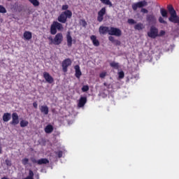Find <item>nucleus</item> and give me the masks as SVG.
<instances>
[{
	"mask_svg": "<svg viewBox=\"0 0 179 179\" xmlns=\"http://www.w3.org/2000/svg\"><path fill=\"white\" fill-rule=\"evenodd\" d=\"M48 40H49L50 45H52V44H54V45H59V44H62V41H64V36H62V33H58L55 35L54 38L52 36H49Z\"/></svg>",
	"mask_w": 179,
	"mask_h": 179,
	"instance_id": "obj_1",
	"label": "nucleus"
},
{
	"mask_svg": "<svg viewBox=\"0 0 179 179\" xmlns=\"http://www.w3.org/2000/svg\"><path fill=\"white\" fill-rule=\"evenodd\" d=\"M71 17H72V11H71V10H67L62 12V13L59 15L57 20L60 23H66L68 19H71Z\"/></svg>",
	"mask_w": 179,
	"mask_h": 179,
	"instance_id": "obj_2",
	"label": "nucleus"
},
{
	"mask_svg": "<svg viewBox=\"0 0 179 179\" xmlns=\"http://www.w3.org/2000/svg\"><path fill=\"white\" fill-rule=\"evenodd\" d=\"M62 29H64L62 24L57 21H54L50 26V34L55 36V34H57V30L61 31Z\"/></svg>",
	"mask_w": 179,
	"mask_h": 179,
	"instance_id": "obj_3",
	"label": "nucleus"
},
{
	"mask_svg": "<svg viewBox=\"0 0 179 179\" xmlns=\"http://www.w3.org/2000/svg\"><path fill=\"white\" fill-rule=\"evenodd\" d=\"M148 36L150 38H156V37H159V29L155 26H151L150 31L148 32Z\"/></svg>",
	"mask_w": 179,
	"mask_h": 179,
	"instance_id": "obj_4",
	"label": "nucleus"
},
{
	"mask_svg": "<svg viewBox=\"0 0 179 179\" xmlns=\"http://www.w3.org/2000/svg\"><path fill=\"white\" fill-rule=\"evenodd\" d=\"M71 65H72V60H71L70 58H66L63 60L62 62V71L66 73V72H68V67L71 66Z\"/></svg>",
	"mask_w": 179,
	"mask_h": 179,
	"instance_id": "obj_5",
	"label": "nucleus"
},
{
	"mask_svg": "<svg viewBox=\"0 0 179 179\" xmlns=\"http://www.w3.org/2000/svg\"><path fill=\"white\" fill-rule=\"evenodd\" d=\"M145 6H148V1L145 0L134 3L131 5L133 10H138V8H143Z\"/></svg>",
	"mask_w": 179,
	"mask_h": 179,
	"instance_id": "obj_6",
	"label": "nucleus"
},
{
	"mask_svg": "<svg viewBox=\"0 0 179 179\" xmlns=\"http://www.w3.org/2000/svg\"><path fill=\"white\" fill-rule=\"evenodd\" d=\"M122 34L121 29L111 27L109 29V36H116V37H120Z\"/></svg>",
	"mask_w": 179,
	"mask_h": 179,
	"instance_id": "obj_7",
	"label": "nucleus"
},
{
	"mask_svg": "<svg viewBox=\"0 0 179 179\" xmlns=\"http://www.w3.org/2000/svg\"><path fill=\"white\" fill-rule=\"evenodd\" d=\"M106 7L102 8L99 12L97 15V22L101 23L104 20V15H106Z\"/></svg>",
	"mask_w": 179,
	"mask_h": 179,
	"instance_id": "obj_8",
	"label": "nucleus"
},
{
	"mask_svg": "<svg viewBox=\"0 0 179 179\" xmlns=\"http://www.w3.org/2000/svg\"><path fill=\"white\" fill-rule=\"evenodd\" d=\"M43 76L48 83L50 85L54 83V78L50 75V73L45 71L43 72Z\"/></svg>",
	"mask_w": 179,
	"mask_h": 179,
	"instance_id": "obj_9",
	"label": "nucleus"
},
{
	"mask_svg": "<svg viewBox=\"0 0 179 179\" xmlns=\"http://www.w3.org/2000/svg\"><path fill=\"white\" fill-rule=\"evenodd\" d=\"M146 21L149 24H156V17L153 14L147 15Z\"/></svg>",
	"mask_w": 179,
	"mask_h": 179,
	"instance_id": "obj_10",
	"label": "nucleus"
},
{
	"mask_svg": "<svg viewBox=\"0 0 179 179\" xmlns=\"http://www.w3.org/2000/svg\"><path fill=\"white\" fill-rule=\"evenodd\" d=\"M10 124V125H17L19 124V115L16 113L12 114V121Z\"/></svg>",
	"mask_w": 179,
	"mask_h": 179,
	"instance_id": "obj_11",
	"label": "nucleus"
},
{
	"mask_svg": "<svg viewBox=\"0 0 179 179\" xmlns=\"http://www.w3.org/2000/svg\"><path fill=\"white\" fill-rule=\"evenodd\" d=\"M99 31L101 34L103 35L107 34V33L110 34V28L108 27L101 26L99 27Z\"/></svg>",
	"mask_w": 179,
	"mask_h": 179,
	"instance_id": "obj_12",
	"label": "nucleus"
},
{
	"mask_svg": "<svg viewBox=\"0 0 179 179\" xmlns=\"http://www.w3.org/2000/svg\"><path fill=\"white\" fill-rule=\"evenodd\" d=\"M86 103H87V98L85 96H81L79 99L78 107H85V104H86Z\"/></svg>",
	"mask_w": 179,
	"mask_h": 179,
	"instance_id": "obj_13",
	"label": "nucleus"
},
{
	"mask_svg": "<svg viewBox=\"0 0 179 179\" xmlns=\"http://www.w3.org/2000/svg\"><path fill=\"white\" fill-rule=\"evenodd\" d=\"M74 69L76 71L75 76L77 79H80V76L82 75V71H80V66L79 65H76L74 66Z\"/></svg>",
	"mask_w": 179,
	"mask_h": 179,
	"instance_id": "obj_14",
	"label": "nucleus"
},
{
	"mask_svg": "<svg viewBox=\"0 0 179 179\" xmlns=\"http://www.w3.org/2000/svg\"><path fill=\"white\" fill-rule=\"evenodd\" d=\"M90 40L92 41L93 45H94V47H99V45H100V42L97 40V37L96 36H91Z\"/></svg>",
	"mask_w": 179,
	"mask_h": 179,
	"instance_id": "obj_15",
	"label": "nucleus"
},
{
	"mask_svg": "<svg viewBox=\"0 0 179 179\" xmlns=\"http://www.w3.org/2000/svg\"><path fill=\"white\" fill-rule=\"evenodd\" d=\"M40 111L41 113H42V114H44L45 115H48V113H49V109H48V106H41L39 107Z\"/></svg>",
	"mask_w": 179,
	"mask_h": 179,
	"instance_id": "obj_16",
	"label": "nucleus"
},
{
	"mask_svg": "<svg viewBox=\"0 0 179 179\" xmlns=\"http://www.w3.org/2000/svg\"><path fill=\"white\" fill-rule=\"evenodd\" d=\"M67 45L68 47H72V36L71 32L68 31L66 34Z\"/></svg>",
	"mask_w": 179,
	"mask_h": 179,
	"instance_id": "obj_17",
	"label": "nucleus"
},
{
	"mask_svg": "<svg viewBox=\"0 0 179 179\" xmlns=\"http://www.w3.org/2000/svg\"><path fill=\"white\" fill-rule=\"evenodd\" d=\"M134 29L138 31L143 30V29H145V24H143L142 22H138L136 24V26H134Z\"/></svg>",
	"mask_w": 179,
	"mask_h": 179,
	"instance_id": "obj_18",
	"label": "nucleus"
},
{
	"mask_svg": "<svg viewBox=\"0 0 179 179\" xmlns=\"http://www.w3.org/2000/svg\"><path fill=\"white\" fill-rule=\"evenodd\" d=\"M52 131H54V127H52V125H51V124H48L45 127V134H51L52 132Z\"/></svg>",
	"mask_w": 179,
	"mask_h": 179,
	"instance_id": "obj_19",
	"label": "nucleus"
},
{
	"mask_svg": "<svg viewBox=\"0 0 179 179\" xmlns=\"http://www.w3.org/2000/svg\"><path fill=\"white\" fill-rule=\"evenodd\" d=\"M50 163V161L47 158H41L38 160V164L39 166H41V164H48Z\"/></svg>",
	"mask_w": 179,
	"mask_h": 179,
	"instance_id": "obj_20",
	"label": "nucleus"
},
{
	"mask_svg": "<svg viewBox=\"0 0 179 179\" xmlns=\"http://www.w3.org/2000/svg\"><path fill=\"white\" fill-rule=\"evenodd\" d=\"M24 38L25 40H31L32 34L31 32L29 31H25L24 32Z\"/></svg>",
	"mask_w": 179,
	"mask_h": 179,
	"instance_id": "obj_21",
	"label": "nucleus"
},
{
	"mask_svg": "<svg viewBox=\"0 0 179 179\" xmlns=\"http://www.w3.org/2000/svg\"><path fill=\"white\" fill-rule=\"evenodd\" d=\"M11 115H10V113H6L3 114V121L4 122H8V121H9L11 118Z\"/></svg>",
	"mask_w": 179,
	"mask_h": 179,
	"instance_id": "obj_22",
	"label": "nucleus"
},
{
	"mask_svg": "<svg viewBox=\"0 0 179 179\" xmlns=\"http://www.w3.org/2000/svg\"><path fill=\"white\" fill-rule=\"evenodd\" d=\"M110 66L112 68H114L115 69H120V64L117 63L115 62H113L110 63Z\"/></svg>",
	"mask_w": 179,
	"mask_h": 179,
	"instance_id": "obj_23",
	"label": "nucleus"
},
{
	"mask_svg": "<svg viewBox=\"0 0 179 179\" xmlns=\"http://www.w3.org/2000/svg\"><path fill=\"white\" fill-rule=\"evenodd\" d=\"M160 13H161L162 17H169V16L167 15H168V13H167V11L166 10V9H164V8H161V9H160Z\"/></svg>",
	"mask_w": 179,
	"mask_h": 179,
	"instance_id": "obj_24",
	"label": "nucleus"
},
{
	"mask_svg": "<svg viewBox=\"0 0 179 179\" xmlns=\"http://www.w3.org/2000/svg\"><path fill=\"white\" fill-rule=\"evenodd\" d=\"M20 125L21 128H24L25 127H27V125H29V122L27 120H21L20 122Z\"/></svg>",
	"mask_w": 179,
	"mask_h": 179,
	"instance_id": "obj_25",
	"label": "nucleus"
},
{
	"mask_svg": "<svg viewBox=\"0 0 179 179\" xmlns=\"http://www.w3.org/2000/svg\"><path fill=\"white\" fill-rule=\"evenodd\" d=\"M28 1H29V2L32 3V5H34V6H40V1H38V0H28Z\"/></svg>",
	"mask_w": 179,
	"mask_h": 179,
	"instance_id": "obj_26",
	"label": "nucleus"
},
{
	"mask_svg": "<svg viewBox=\"0 0 179 179\" xmlns=\"http://www.w3.org/2000/svg\"><path fill=\"white\" fill-rule=\"evenodd\" d=\"M102 3L104 5H109V6H113V3L110 0H100Z\"/></svg>",
	"mask_w": 179,
	"mask_h": 179,
	"instance_id": "obj_27",
	"label": "nucleus"
},
{
	"mask_svg": "<svg viewBox=\"0 0 179 179\" xmlns=\"http://www.w3.org/2000/svg\"><path fill=\"white\" fill-rule=\"evenodd\" d=\"M124 77H125V73L122 71L118 73L119 79H124Z\"/></svg>",
	"mask_w": 179,
	"mask_h": 179,
	"instance_id": "obj_28",
	"label": "nucleus"
},
{
	"mask_svg": "<svg viewBox=\"0 0 179 179\" xmlns=\"http://www.w3.org/2000/svg\"><path fill=\"white\" fill-rule=\"evenodd\" d=\"M22 164L24 165V166H26L27 164H29V158H24L22 159Z\"/></svg>",
	"mask_w": 179,
	"mask_h": 179,
	"instance_id": "obj_29",
	"label": "nucleus"
},
{
	"mask_svg": "<svg viewBox=\"0 0 179 179\" xmlns=\"http://www.w3.org/2000/svg\"><path fill=\"white\" fill-rule=\"evenodd\" d=\"M81 90L83 92H89V85H83Z\"/></svg>",
	"mask_w": 179,
	"mask_h": 179,
	"instance_id": "obj_30",
	"label": "nucleus"
},
{
	"mask_svg": "<svg viewBox=\"0 0 179 179\" xmlns=\"http://www.w3.org/2000/svg\"><path fill=\"white\" fill-rule=\"evenodd\" d=\"M6 8L3 6L0 5V13H6Z\"/></svg>",
	"mask_w": 179,
	"mask_h": 179,
	"instance_id": "obj_31",
	"label": "nucleus"
},
{
	"mask_svg": "<svg viewBox=\"0 0 179 179\" xmlns=\"http://www.w3.org/2000/svg\"><path fill=\"white\" fill-rule=\"evenodd\" d=\"M107 76V72H102L99 74V78H101V79H104Z\"/></svg>",
	"mask_w": 179,
	"mask_h": 179,
	"instance_id": "obj_32",
	"label": "nucleus"
},
{
	"mask_svg": "<svg viewBox=\"0 0 179 179\" xmlns=\"http://www.w3.org/2000/svg\"><path fill=\"white\" fill-rule=\"evenodd\" d=\"M31 162L33 164H38V160L36 159L34 157H31Z\"/></svg>",
	"mask_w": 179,
	"mask_h": 179,
	"instance_id": "obj_33",
	"label": "nucleus"
},
{
	"mask_svg": "<svg viewBox=\"0 0 179 179\" xmlns=\"http://www.w3.org/2000/svg\"><path fill=\"white\" fill-rule=\"evenodd\" d=\"M69 8V6H68V4H65V5H63L62 6V10H68V9Z\"/></svg>",
	"mask_w": 179,
	"mask_h": 179,
	"instance_id": "obj_34",
	"label": "nucleus"
},
{
	"mask_svg": "<svg viewBox=\"0 0 179 179\" xmlns=\"http://www.w3.org/2000/svg\"><path fill=\"white\" fill-rule=\"evenodd\" d=\"M127 22L129 23V24H136V22H135V20H134V19H129L127 20Z\"/></svg>",
	"mask_w": 179,
	"mask_h": 179,
	"instance_id": "obj_35",
	"label": "nucleus"
},
{
	"mask_svg": "<svg viewBox=\"0 0 179 179\" xmlns=\"http://www.w3.org/2000/svg\"><path fill=\"white\" fill-rule=\"evenodd\" d=\"M159 23H163L164 24H166V23H167V22L164 20V19H163V17H159Z\"/></svg>",
	"mask_w": 179,
	"mask_h": 179,
	"instance_id": "obj_36",
	"label": "nucleus"
},
{
	"mask_svg": "<svg viewBox=\"0 0 179 179\" xmlns=\"http://www.w3.org/2000/svg\"><path fill=\"white\" fill-rule=\"evenodd\" d=\"M164 34H166V31H164V30H161L159 31V34H158V37H162L164 36Z\"/></svg>",
	"mask_w": 179,
	"mask_h": 179,
	"instance_id": "obj_37",
	"label": "nucleus"
},
{
	"mask_svg": "<svg viewBox=\"0 0 179 179\" xmlns=\"http://www.w3.org/2000/svg\"><path fill=\"white\" fill-rule=\"evenodd\" d=\"M64 154V152L62 151H59L57 152H56V155H57L59 159H61V157H62V155Z\"/></svg>",
	"mask_w": 179,
	"mask_h": 179,
	"instance_id": "obj_38",
	"label": "nucleus"
},
{
	"mask_svg": "<svg viewBox=\"0 0 179 179\" xmlns=\"http://www.w3.org/2000/svg\"><path fill=\"white\" fill-rule=\"evenodd\" d=\"M113 44H115V45H121V41L115 40V41H113Z\"/></svg>",
	"mask_w": 179,
	"mask_h": 179,
	"instance_id": "obj_39",
	"label": "nucleus"
},
{
	"mask_svg": "<svg viewBox=\"0 0 179 179\" xmlns=\"http://www.w3.org/2000/svg\"><path fill=\"white\" fill-rule=\"evenodd\" d=\"M108 40H109V41H111V43H114L115 41V39L112 36L108 37Z\"/></svg>",
	"mask_w": 179,
	"mask_h": 179,
	"instance_id": "obj_40",
	"label": "nucleus"
},
{
	"mask_svg": "<svg viewBox=\"0 0 179 179\" xmlns=\"http://www.w3.org/2000/svg\"><path fill=\"white\" fill-rule=\"evenodd\" d=\"M141 12H142V13H148L149 10L146 8H141Z\"/></svg>",
	"mask_w": 179,
	"mask_h": 179,
	"instance_id": "obj_41",
	"label": "nucleus"
},
{
	"mask_svg": "<svg viewBox=\"0 0 179 179\" xmlns=\"http://www.w3.org/2000/svg\"><path fill=\"white\" fill-rule=\"evenodd\" d=\"M6 164L7 166H12V162L10 160L6 159Z\"/></svg>",
	"mask_w": 179,
	"mask_h": 179,
	"instance_id": "obj_42",
	"label": "nucleus"
},
{
	"mask_svg": "<svg viewBox=\"0 0 179 179\" xmlns=\"http://www.w3.org/2000/svg\"><path fill=\"white\" fill-rule=\"evenodd\" d=\"M38 104H37V102H34L33 103V107H34L35 108H37V107H38Z\"/></svg>",
	"mask_w": 179,
	"mask_h": 179,
	"instance_id": "obj_43",
	"label": "nucleus"
},
{
	"mask_svg": "<svg viewBox=\"0 0 179 179\" xmlns=\"http://www.w3.org/2000/svg\"><path fill=\"white\" fill-rule=\"evenodd\" d=\"M2 153V147H0V155Z\"/></svg>",
	"mask_w": 179,
	"mask_h": 179,
	"instance_id": "obj_44",
	"label": "nucleus"
},
{
	"mask_svg": "<svg viewBox=\"0 0 179 179\" xmlns=\"http://www.w3.org/2000/svg\"><path fill=\"white\" fill-rule=\"evenodd\" d=\"M1 179H9V178L7 177H3V178H1Z\"/></svg>",
	"mask_w": 179,
	"mask_h": 179,
	"instance_id": "obj_45",
	"label": "nucleus"
},
{
	"mask_svg": "<svg viewBox=\"0 0 179 179\" xmlns=\"http://www.w3.org/2000/svg\"><path fill=\"white\" fill-rule=\"evenodd\" d=\"M103 86H106V87L108 86V85L106 84V83H103Z\"/></svg>",
	"mask_w": 179,
	"mask_h": 179,
	"instance_id": "obj_46",
	"label": "nucleus"
},
{
	"mask_svg": "<svg viewBox=\"0 0 179 179\" xmlns=\"http://www.w3.org/2000/svg\"><path fill=\"white\" fill-rule=\"evenodd\" d=\"M84 23H85V24H86V22H85V21H84Z\"/></svg>",
	"mask_w": 179,
	"mask_h": 179,
	"instance_id": "obj_47",
	"label": "nucleus"
},
{
	"mask_svg": "<svg viewBox=\"0 0 179 179\" xmlns=\"http://www.w3.org/2000/svg\"><path fill=\"white\" fill-rule=\"evenodd\" d=\"M7 1H10V0H7Z\"/></svg>",
	"mask_w": 179,
	"mask_h": 179,
	"instance_id": "obj_48",
	"label": "nucleus"
}]
</instances>
